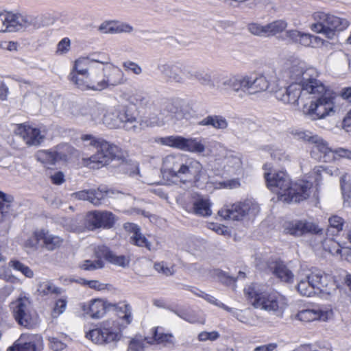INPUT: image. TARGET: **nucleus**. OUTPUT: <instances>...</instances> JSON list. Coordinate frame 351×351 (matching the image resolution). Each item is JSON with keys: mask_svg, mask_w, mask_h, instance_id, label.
<instances>
[{"mask_svg": "<svg viewBox=\"0 0 351 351\" xmlns=\"http://www.w3.org/2000/svg\"><path fill=\"white\" fill-rule=\"evenodd\" d=\"M278 79L273 69L265 70L262 74L226 75L216 73V90L222 93L232 90L239 96L253 95L267 90Z\"/></svg>", "mask_w": 351, "mask_h": 351, "instance_id": "obj_1", "label": "nucleus"}, {"mask_svg": "<svg viewBox=\"0 0 351 351\" xmlns=\"http://www.w3.org/2000/svg\"><path fill=\"white\" fill-rule=\"evenodd\" d=\"M109 311L117 313L119 319H108L100 323L97 328L86 333V338L96 344L103 345L119 341L123 337L122 331L132 321V309L125 302L110 303Z\"/></svg>", "mask_w": 351, "mask_h": 351, "instance_id": "obj_2", "label": "nucleus"}, {"mask_svg": "<svg viewBox=\"0 0 351 351\" xmlns=\"http://www.w3.org/2000/svg\"><path fill=\"white\" fill-rule=\"evenodd\" d=\"M265 178L267 187L277 194L280 201L299 202L310 195L311 182L301 180L291 183L289 176L285 171L265 173Z\"/></svg>", "mask_w": 351, "mask_h": 351, "instance_id": "obj_3", "label": "nucleus"}, {"mask_svg": "<svg viewBox=\"0 0 351 351\" xmlns=\"http://www.w3.org/2000/svg\"><path fill=\"white\" fill-rule=\"evenodd\" d=\"M162 171L183 183L196 182L199 180L202 165L182 154L168 155L163 159Z\"/></svg>", "mask_w": 351, "mask_h": 351, "instance_id": "obj_4", "label": "nucleus"}, {"mask_svg": "<svg viewBox=\"0 0 351 351\" xmlns=\"http://www.w3.org/2000/svg\"><path fill=\"white\" fill-rule=\"evenodd\" d=\"M337 289V286L333 278L319 269L310 271L304 277H300L297 285L300 294L307 297L318 293L333 295Z\"/></svg>", "mask_w": 351, "mask_h": 351, "instance_id": "obj_5", "label": "nucleus"}, {"mask_svg": "<svg viewBox=\"0 0 351 351\" xmlns=\"http://www.w3.org/2000/svg\"><path fill=\"white\" fill-rule=\"evenodd\" d=\"M337 289V286L333 278L319 269L310 271L304 277H300L297 285L300 294L307 297L318 293L333 295Z\"/></svg>", "mask_w": 351, "mask_h": 351, "instance_id": "obj_6", "label": "nucleus"}, {"mask_svg": "<svg viewBox=\"0 0 351 351\" xmlns=\"http://www.w3.org/2000/svg\"><path fill=\"white\" fill-rule=\"evenodd\" d=\"M81 139L84 143V146H90L97 149L96 154L88 158H83L84 165L89 168L99 169L107 165L116 158L119 152V148L116 145L92 134L82 135Z\"/></svg>", "mask_w": 351, "mask_h": 351, "instance_id": "obj_7", "label": "nucleus"}, {"mask_svg": "<svg viewBox=\"0 0 351 351\" xmlns=\"http://www.w3.org/2000/svg\"><path fill=\"white\" fill-rule=\"evenodd\" d=\"M339 99L326 89L323 94H311L307 99L311 100L310 104H303V112L312 120L324 119L340 110L339 106L337 105Z\"/></svg>", "mask_w": 351, "mask_h": 351, "instance_id": "obj_8", "label": "nucleus"}, {"mask_svg": "<svg viewBox=\"0 0 351 351\" xmlns=\"http://www.w3.org/2000/svg\"><path fill=\"white\" fill-rule=\"evenodd\" d=\"M314 17L317 22L312 25V30L328 39H333L336 31H343L349 25L347 19L324 12L315 13Z\"/></svg>", "mask_w": 351, "mask_h": 351, "instance_id": "obj_9", "label": "nucleus"}, {"mask_svg": "<svg viewBox=\"0 0 351 351\" xmlns=\"http://www.w3.org/2000/svg\"><path fill=\"white\" fill-rule=\"evenodd\" d=\"M11 305L13 316L19 325L27 329H32L38 324V315L33 308L29 298L19 297Z\"/></svg>", "mask_w": 351, "mask_h": 351, "instance_id": "obj_10", "label": "nucleus"}, {"mask_svg": "<svg viewBox=\"0 0 351 351\" xmlns=\"http://www.w3.org/2000/svg\"><path fill=\"white\" fill-rule=\"evenodd\" d=\"M251 303L254 307L272 313L278 317H282L287 306V298L278 292H263L256 301H251Z\"/></svg>", "mask_w": 351, "mask_h": 351, "instance_id": "obj_11", "label": "nucleus"}, {"mask_svg": "<svg viewBox=\"0 0 351 351\" xmlns=\"http://www.w3.org/2000/svg\"><path fill=\"white\" fill-rule=\"evenodd\" d=\"M259 212V206L257 203L251 200H246L231 206L228 208H223L219 210L218 214L225 219L234 221L241 220L246 216L254 217Z\"/></svg>", "mask_w": 351, "mask_h": 351, "instance_id": "obj_12", "label": "nucleus"}, {"mask_svg": "<svg viewBox=\"0 0 351 351\" xmlns=\"http://www.w3.org/2000/svg\"><path fill=\"white\" fill-rule=\"evenodd\" d=\"M157 69L168 82L178 84H185L189 80L186 71H189L190 66L179 64H171L162 60L157 64Z\"/></svg>", "mask_w": 351, "mask_h": 351, "instance_id": "obj_13", "label": "nucleus"}, {"mask_svg": "<svg viewBox=\"0 0 351 351\" xmlns=\"http://www.w3.org/2000/svg\"><path fill=\"white\" fill-rule=\"evenodd\" d=\"M121 127L128 132L138 133L145 127L160 125L162 121L158 118L138 121L136 114L126 107H121Z\"/></svg>", "mask_w": 351, "mask_h": 351, "instance_id": "obj_14", "label": "nucleus"}, {"mask_svg": "<svg viewBox=\"0 0 351 351\" xmlns=\"http://www.w3.org/2000/svg\"><path fill=\"white\" fill-rule=\"evenodd\" d=\"M277 82L274 84L267 90L275 92L276 98L285 104H298L299 101H304L309 96L308 94H303L304 90L302 88L297 84H291L287 88L276 90Z\"/></svg>", "mask_w": 351, "mask_h": 351, "instance_id": "obj_15", "label": "nucleus"}, {"mask_svg": "<svg viewBox=\"0 0 351 351\" xmlns=\"http://www.w3.org/2000/svg\"><path fill=\"white\" fill-rule=\"evenodd\" d=\"M319 73L317 71L311 66H307L300 80L297 84L300 85L304 90L303 94H323L325 93L326 86L322 82L317 79Z\"/></svg>", "mask_w": 351, "mask_h": 351, "instance_id": "obj_16", "label": "nucleus"}, {"mask_svg": "<svg viewBox=\"0 0 351 351\" xmlns=\"http://www.w3.org/2000/svg\"><path fill=\"white\" fill-rule=\"evenodd\" d=\"M11 32L34 30L41 27V18L39 16L29 15L10 12Z\"/></svg>", "mask_w": 351, "mask_h": 351, "instance_id": "obj_17", "label": "nucleus"}, {"mask_svg": "<svg viewBox=\"0 0 351 351\" xmlns=\"http://www.w3.org/2000/svg\"><path fill=\"white\" fill-rule=\"evenodd\" d=\"M97 69L100 73L103 72L104 76L102 82L98 84L96 88L105 89L108 86L122 84L125 82L122 70L117 66L109 64V62L104 64H99Z\"/></svg>", "mask_w": 351, "mask_h": 351, "instance_id": "obj_18", "label": "nucleus"}, {"mask_svg": "<svg viewBox=\"0 0 351 351\" xmlns=\"http://www.w3.org/2000/svg\"><path fill=\"white\" fill-rule=\"evenodd\" d=\"M43 349V339L40 335L23 333L8 351H41Z\"/></svg>", "mask_w": 351, "mask_h": 351, "instance_id": "obj_19", "label": "nucleus"}, {"mask_svg": "<svg viewBox=\"0 0 351 351\" xmlns=\"http://www.w3.org/2000/svg\"><path fill=\"white\" fill-rule=\"evenodd\" d=\"M115 216L106 210H93L88 212L86 216L88 228L93 230L97 228H111L115 223Z\"/></svg>", "mask_w": 351, "mask_h": 351, "instance_id": "obj_20", "label": "nucleus"}, {"mask_svg": "<svg viewBox=\"0 0 351 351\" xmlns=\"http://www.w3.org/2000/svg\"><path fill=\"white\" fill-rule=\"evenodd\" d=\"M71 147L64 145L58 146L56 149L51 150H40L36 154V159L45 166L55 165L57 162L67 160L68 153Z\"/></svg>", "mask_w": 351, "mask_h": 351, "instance_id": "obj_21", "label": "nucleus"}, {"mask_svg": "<svg viewBox=\"0 0 351 351\" xmlns=\"http://www.w3.org/2000/svg\"><path fill=\"white\" fill-rule=\"evenodd\" d=\"M28 146H38L44 140L45 133L40 129L26 124L18 125L14 130Z\"/></svg>", "mask_w": 351, "mask_h": 351, "instance_id": "obj_22", "label": "nucleus"}, {"mask_svg": "<svg viewBox=\"0 0 351 351\" xmlns=\"http://www.w3.org/2000/svg\"><path fill=\"white\" fill-rule=\"evenodd\" d=\"M307 66L304 62L299 59H293L290 61L289 63L287 64L285 68L286 71L283 75L276 73V75L278 77L277 82L288 78L291 81L292 84H297L298 81L300 80ZM272 69L276 72L274 69Z\"/></svg>", "mask_w": 351, "mask_h": 351, "instance_id": "obj_23", "label": "nucleus"}, {"mask_svg": "<svg viewBox=\"0 0 351 351\" xmlns=\"http://www.w3.org/2000/svg\"><path fill=\"white\" fill-rule=\"evenodd\" d=\"M123 227L126 231L133 233L130 239L132 244L140 247H145L149 251L157 250L158 242L156 241V245H154L153 242L141 232V229L137 225L133 223H125Z\"/></svg>", "mask_w": 351, "mask_h": 351, "instance_id": "obj_24", "label": "nucleus"}, {"mask_svg": "<svg viewBox=\"0 0 351 351\" xmlns=\"http://www.w3.org/2000/svg\"><path fill=\"white\" fill-rule=\"evenodd\" d=\"M295 317L300 321L307 322L315 320L327 322L332 319L333 311L332 309H304L300 311Z\"/></svg>", "mask_w": 351, "mask_h": 351, "instance_id": "obj_25", "label": "nucleus"}, {"mask_svg": "<svg viewBox=\"0 0 351 351\" xmlns=\"http://www.w3.org/2000/svg\"><path fill=\"white\" fill-rule=\"evenodd\" d=\"M285 231L290 234L298 237L306 233L319 234L322 230L311 222L297 221L289 223L285 227Z\"/></svg>", "mask_w": 351, "mask_h": 351, "instance_id": "obj_26", "label": "nucleus"}, {"mask_svg": "<svg viewBox=\"0 0 351 351\" xmlns=\"http://www.w3.org/2000/svg\"><path fill=\"white\" fill-rule=\"evenodd\" d=\"M186 74L188 75L189 80H196L202 86H208L211 89H215L216 74H213L212 72L204 69L193 70L191 66L189 71H186Z\"/></svg>", "mask_w": 351, "mask_h": 351, "instance_id": "obj_27", "label": "nucleus"}, {"mask_svg": "<svg viewBox=\"0 0 351 351\" xmlns=\"http://www.w3.org/2000/svg\"><path fill=\"white\" fill-rule=\"evenodd\" d=\"M110 302L101 300L95 299L88 304L82 306L83 311L94 319H99L104 316L107 311H109Z\"/></svg>", "mask_w": 351, "mask_h": 351, "instance_id": "obj_28", "label": "nucleus"}, {"mask_svg": "<svg viewBox=\"0 0 351 351\" xmlns=\"http://www.w3.org/2000/svg\"><path fill=\"white\" fill-rule=\"evenodd\" d=\"M108 191L98 188L97 190H84L76 192L73 196L80 200H87L95 206L101 204L102 200L107 196Z\"/></svg>", "mask_w": 351, "mask_h": 351, "instance_id": "obj_29", "label": "nucleus"}, {"mask_svg": "<svg viewBox=\"0 0 351 351\" xmlns=\"http://www.w3.org/2000/svg\"><path fill=\"white\" fill-rule=\"evenodd\" d=\"M268 268L280 281L286 283H292L293 282L294 274L282 261H272L269 263Z\"/></svg>", "mask_w": 351, "mask_h": 351, "instance_id": "obj_30", "label": "nucleus"}, {"mask_svg": "<svg viewBox=\"0 0 351 351\" xmlns=\"http://www.w3.org/2000/svg\"><path fill=\"white\" fill-rule=\"evenodd\" d=\"M109 61V57L106 56L103 58H91L89 57L86 58H80L77 59L74 65V72L75 73L79 74H88V70H93V69H97V66H95V63H98L100 64H104L108 63Z\"/></svg>", "mask_w": 351, "mask_h": 351, "instance_id": "obj_31", "label": "nucleus"}, {"mask_svg": "<svg viewBox=\"0 0 351 351\" xmlns=\"http://www.w3.org/2000/svg\"><path fill=\"white\" fill-rule=\"evenodd\" d=\"M162 110L169 113L176 120L180 121L188 119L189 116V112L182 108L178 100H165L162 104Z\"/></svg>", "mask_w": 351, "mask_h": 351, "instance_id": "obj_32", "label": "nucleus"}, {"mask_svg": "<svg viewBox=\"0 0 351 351\" xmlns=\"http://www.w3.org/2000/svg\"><path fill=\"white\" fill-rule=\"evenodd\" d=\"M97 256L98 258L102 256L108 262L123 267L129 265V260L125 256H117L104 246L99 247Z\"/></svg>", "mask_w": 351, "mask_h": 351, "instance_id": "obj_33", "label": "nucleus"}, {"mask_svg": "<svg viewBox=\"0 0 351 351\" xmlns=\"http://www.w3.org/2000/svg\"><path fill=\"white\" fill-rule=\"evenodd\" d=\"M312 144L314 145L313 149L311 152L312 155L315 151H318L321 155L317 158H323L326 162L330 160V155L335 153V150L329 147L328 143L325 140L317 135Z\"/></svg>", "mask_w": 351, "mask_h": 351, "instance_id": "obj_34", "label": "nucleus"}, {"mask_svg": "<svg viewBox=\"0 0 351 351\" xmlns=\"http://www.w3.org/2000/svg\"><path fill=\"white\" fill-rule=\"evenodd\" d=\"M225 167L229 171L239 173L242 169L241 155L232 151L226 153L224 157Z\"/></svg>", "mask_w": 351, "mask_h": 351, "instance_id": "obj_35", "label": "nucleus"}, {"mask_svg": "<svg viewBox=\"0 0 351 351\" xmlns=\"http://www.w3.org/2000/svg\"><path fill=\"white\" fill-rule=\"evenodd\" d=\"M152 337L151 338H145V339L147 341V343L163 344L165 346H174L175 340L172 334L159 332L157 328H152Z\"/></svg>", "mask_w": 351, "mask_h": 351, "instance_id": "obj_36", "label": "nucleus"}, {"mask_svg": "<svg viewBox=\"0 0 351 351\" xmlns=\"http://www.w3.org/2000/svg\"><path fill=\"white\" fill-rule=\"evenodd\" d=\"M192 208L193 213L199 216L208 217L212 214L210 202L208 199L205 197H199L195 199Z\"/></svg>", "mask_w": 351, "mask_h": 351, "instance_id": "obj_37", "label": "nucleus"}, {"mask_svg": "<svg viewBox=\"0 0 351 351\" xmlns=\"http://www.w3.org/2000/svg\"><path fill=\"white\" fill-rule=\"evenodd\" d=\"M128 101L135 106L147 109H151L154 105V101L152 98L147 93L141 91L130 95Z\"/></svg>", "mask_w": 351, "mask_h": 351, "instance_id": "obj_38", "label": "nucleus"}, {"mask_svg": "<svg viewBox=\"0 0 351 351\" xmlns=\"http://www.w3.org/2000/svg\"><path fill=\"white\" fill-rule=\"evenodd\" d=\"M198 125L211 126L215 129L224 130L228 127L227 120L220 115H209L201 120Z\"/></svg>", "mask_w": 351, "mask_h": 351, "instance_id": "obj_39", "label": "nucleus"}, {"mask_svg": "<svg viewBox=\"0 0 351 351\" xmlns=\"http://www.w3.org/2000/svg\"><path fill=\"white\" fill-rule=\"evenodd\" d=\"M35 237L38 241L43 240L46 248L49 250H53L62 243L60 237L49 234L48 232H45L44 230L36 232Z\"/></svg>", "mask_w": 351, "mask_h": 351, "instance_id": "obj_40", "label": "nucleus"}, {"mask_svg": "<svg viewBox=\"0 0 351 351\" xmlns=\"http://www.w3.org/2000/svg\"><path fill=\"white\" fill-rule=\"evenodd\" d=\"M121 107L108 112L104 116L103 122L110 128L121 127Z\"/></svg>", "mask_w": 351, "mask_h": 351, "instance_id": "obj_41", "label": "nucleus"}, {"mask_svg": "<svg viewBox=\"0 0 351 351\" xmlns=\"http://www.w3.org/2000/svg\"><path fill=\"white\" fill-rule=\"evenodd\" d=\"M102 112L103 110L101 107L93 102L88 104L87 106H84L80 110L81 115L90 117V119L93 121H96L99 119L102 114Z\"/></svg>", "mask_w": 351, "mask_h": 351, "instance_id": "obj_42", "label": "nucleus"}, {"mask_svg": "<svg viewBox=\"0 0 351 351\" xmlns=\"http://www.w3.org/2000/svg\"><path fill=\"white\" fill-rule=\"evenodd\" d=\"M288 23L285 20H276L267 24V37L274 36L286 30Z\"/></svg>", "mask_w": 351, "mask_h": 351, "instance_id": "obj_43", "label": "nucleus"}, {"mask_svg": "<svg viewBox=\"0 0 351 351\" xmlns=\"http://www.w3.org/2000/svg\"><path fill=\"white\" fill-rule=\"evenodd\" d=\"M229 312L239 322L250 326L255 325V322L250 311H239L232 308V311Z\"/></svg>", "mask_w": 351, "mask_h": 351, "instance_id": "obj_44", "label": "nucleus"}, {"mask_svg": "<svg viewBox=\"0 0 351 351\" xmlns=\"http://www.w3.org/2000/svg\"><path fill=\"white\" fill-rule=\"evenodd\" d=\"M322 245L325 251L328 252L332 255H339L341 253V246L333 238H326L322 242Z\"/></svg>", "mask_w": 351, "mask_h": 351, "instance_id": "obj_45", "label": "nucleus"}, {"mask_svg": "<svg viewBox=\"0 0 351 351\" xmlns=\"http://www.w3.org/2000/svg\"><path fill=\"white\" fill-rule=\"evenodd\" d=\"M204 149V145L196 138H186L183 151L195 153H202Z\"/></svg>", "mask_w": 351, "mask_h": 351, "instance_id": "obj_46", "label": "nucleus"}, {"mask_svg": "<svg viewBox=\"0 0 351 351\" xmlns=\"http://www.w3.org/2000/svg\"><path fill=\"white\" fill-rule=\"evenodd\" d=\"M14 198L10 195H6L0 191V214L2 218L6 217L10 211L11 203L13 202Z\"/></svg>", "mask_w": 351, "mask_h": 351, "instance_id": "obj_47", "label": "nucleus"}, {"mask_svg": "<svg viewBox=\"0 0 351 351\" xmlns=\"http://www.w3.org/2000/svg\"><path fill=\"white\" fill-rule=\"evenodd\" d=\"M86 76L88 74H79L72 71L69 75V80L80 89L82 90H88V79Z\"/></svg>", "mask_w": 351, "mask_h": 351, "instance_id": "obj_48", "label": "nucleus"}, {"mask_svg": "<svg viewBox=\"0 0 351 351\" xmlns=\"http://www.w3.org/2000/svg\"><path fill=\"white\" fill-rule=\"evenodd\" d=\"M97 71L100 73L97 69H93L90 70V72L88 73V76H86V78L88 79V90L91 89L93 90H102L103 89L96 88L98 84H100L102 82V79L101 77L97 73Z\"/></svg>", "mask_w": 351, "mask_h": 351, "instance_id": "obj_49", "label": "nucleus"}, {"mask_svg": "<svg viewBox=\"0 0 351 351\" xmlns=\"http://www.w3.org/2000/svg\"><path fill=\"white\" fill-rule=\"evenodd\" d=\"M291 134L295 139L303 141L311 144L313 143L317 136V134H313L311 132L308 130H295L292 131Z\"/></svg>", "mask_w": 351, "mask_h": 351, "instance_id": "obj_50", "label": "nucleus"}, {"mask_svg": "<svg viewBox=\"0 0 351 351\" xmlns=\"http://www.w3.org/2000/svg\"><path fill=\"white\" fill-rule=\"evenodd\" d=\"M247 29L253 35L267 37V24L263 25L257 23H252L247 25Z\"/></svg>", "mask_w": 351, "mask_h": 351, "instance_id": "obj_51", "label": "nucleus"}, {"mask_svg": "<svg viewBox=\"0 0 351 351\" xmlns=\"http://www.w3.org/2000/svg\"><path fill=\"white\" fill-rule=\"evenodd\" d=\"M186 138L179 136H171L164 139V143L183 151Z\"/></svg>", "mask_w": 351, "mask_h": 351, "instance_id": "obj_52", "label": "nucleus"}, {"mask_svg": "<svg viewBox=\"0 0 351 351\" xmlns=\"http://www.w3.org/2000/svg\"><path fill=\"white\" fill-rule=\"evenodd\" d=\"M38 291L43 295H47L51 293H60L59 289L55 287L53 283L49 281L41 282L38 286Z\"/></svg>", "mask_w": 351, "mask_h": 351, "instance_id": "obj_53", "label": "nucleus"}, {"mask_svg": "<svg viewBox=\"0 0 351 351\" xmlns=\"http://www.w3.org/2000/svg\"><path fill=\"white\" fill-rule=\"evenodd\" d=\"M10 265L14 269L21 271L24 276L27 278H32L34 272L27 266L25 265L19 261L13 260L10 262Z\"/></svg>", "mask_w": 351, "mask_h": 351, "instance_id": "obj_54", "label": "nucleus"}, {"mask_svg": "<svg viewBox=\"0 0 351 351\" xmlns=\"http://www.w3.org/2000/svg\"><path fill=\"white\" fill-rule=\"evenodd\" d=\"M10 12L0 13V32H11Z\"/></svg>", "mask_w": 351, "mask_h": 351, "instance_id": "obj_55", "label": "nucleus"}, {"mask_svg": "<svg viewBox=\"0 0 351 351\" xmlns=\"http://www.w3.org/2000/svg\"><path fill=\"white\" fill-rule=\"evenodd\" d=\"M154 268L158 272L166 276H172L175 271L173 267H168L164 262L155 263Z\"/></svg>", "mask_w": 351, "mask_h": 351, "instance_id": "obj_56", "label": "nucleus"}, {"mask_svg": "<svg viewBox=\"0 0 351 351\" xmlns=\"http://www.w3.org/2000/svg\"><path fill=\"white\" fill-rule=\"evenodd\" d=\"M104 267V262L101 258L93 261L90 260H86L84 261L82 268L84 270L93 271L97 269H100Z\"/></svg>", "mask_w": 351, "mask_h": 351, "instance_id": "obj_57", "label": "nucleus"}, {"mask_svg": "<svg viewBox=\"0 0 351 351\" xmlns=\"http://www.w3.org/2000/svg\"><path fill=\"white\" fill-rule=\"evenodd\" d=\"M329 221V228L328 229V232L330 231V229H335L337 232H339L342 230V227L343 225V219L339 216H332L328 219Z\"/></svg>", "mask_w": 351, "mask_h": 351, "instance_id": "obj_58", "label": "nucleus"}, {"mask_svg": "<svg viewBox=\"0 0 351 351\" xmlns=\"http://www.w3.org/2000/svg\"><path fill=\"white\" fill-rule=\"evenodd\" d=\"M123 67L125 69V71H131L132 73L137 75H141L143 72V69L140 65L130 60L124 62L123 63Z\"/></svg>", "mask_w": 351, "mask_h": 351, "instance_id": "obj_59", "label": "nucleus"}, {"mask_svg": "<svg viewBox=\"0 0 351 351\" xmlns=\"http://www.w3.org/2000/svg\"><path fill=\"white\" fill-rule=\"evenodd\" d=\"M300 33V32L296 29L286 30L284 36H282L281 38L291 43H298Z\"/></svg>", "mask_w": 351, "mask_h": 351, "instance_id": "obj_60", "label": "nucleus"}, {"mask_svg": "<svg viewBox=\"0 0 351 351\" xmlns=\"http://www.w3.org/2000/svg\"><path fill=\"white\" fill-rule=\"evenodd\" d=\"M219 337V334L217 331L202 332L198 335V339L201 341L207 340L215 341Z\"/></svg>", "mask_w": 351, "mask_h": 351, "instance_id": "obj_61", "label": "nucleus"}, {"mask_svg": "<svg viewBox=\"0 0 351 351\" xmlns=\"http://www.w3.org/2000/svg\"><path fill=\"white\" fill-rule=\"evenodd\" d=\"M70 45L71 41L69 38H64L58 43L56 52L60 54L66 53L70 49Z\"/></svg>", "mask_w": 351, "mask_h": 351, "instance_id": "obj_62", "label": "nucleus"}, {"mask_svg": "<svg viewBox=\"0 0 351 351\" xmlns=\"http://www.w3.org/2000/svg\"><path fill=\"white\" fill-rule=\"evenodd\" d=\"M49 346L54 351H62L66 348V344L56 337H49Z\"/></svg>", "mask_w": 351, "mask_h": 351, "instance_id": "obj_63", "label": "nucleus"}, {"mask_svg": "<svg viewBox=\"0 0 351 351\" xmlns=\"http://www.w3.org/2000/svg\"><path fill=\"white\" fill-rule=\"evenodd\" d=\"M66 301L64 299L58 300L55 304L53 311V315L55 317L58 316L61 313H62L66 308Z\"/></svg>", "mask_w": 351, "mask_h": 351, "instance_id": "obj_64", "label": "nucleus"}]
</instances>
